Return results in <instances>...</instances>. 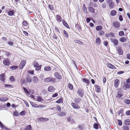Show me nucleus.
I'll list each match as a JSON object with an SVG mask.
<instances>
[{"instance_id":"57","label":"nucleus","mask_w":130,"mask_h":130,"mask_svg":"<svg viewBox=\"0 0 130 130\" xmlns=\"http://www.w3.org/2000/svg\"><path fill=\"white\" fill-rule=\"evenodd\" d=\"M72 63L75 66L76 69L77 70V66L76 65V62H75L74 61V60H72Z\"/></svg>"},{"instance_id":"31","label":"nucleus","mask_w":130,"mask_h":130,"mask_svg":"<svg viewBox=\"0 0 130 130\" xmlns=\"http://www.w3.org/2000/svg\"><path fill=\"white\" fill-rule=\"evenodd\" d=\"M117 13V12L116 10H112L110 12V14L112 16H115Z\"/></svg>"},{"instance_id":"38","label":"nucleus","mask_w":130,"mask_h":130,"mask_svg":"<svg viewBox=\"0 0 130 130\" xmlns=\"http://www.w3.org/2000/svg\"><path fill=\"white\" fill-rule=\"evenodd\" d=\"M74 42L75 43H78L80 45H82L83 44L82 42L79 40H75Z\"/></svg>"},{"instance_id":"46","label":"nucleus","mask_w":130,"mask_h":130,"mask_svg":"<svg viewBox=\"0 0 130 130\" xmlns=\"http://www.w3.org/2000/svg\"><path fill=\"white\" fill-rule=\"evenodd\" d=\"M125 103L127 104H130V100L128 99H125L124 100Z\"/></svg>"},{"instance_id":"55","label":"nucleus","mask_w":130,"mask_h":130,"mask_svg":"<svg viewBox=\"0 0 130 130\" xmlns=\"http://www.w3.org/2000/svg\"><path fill=\"white\" fill-rule=\"evenodd\" d=\"M20 115L23 116L25 115V111H23L20 113Z\"/></svg>"},{"instance_id":"42","label":"nucleus","mask_w":130,"mask_h":130,"mask_svg":"<svg viewBox=\"0 0 130 130\" xmlns=\"http://www.w3.org/2000/svg\"><path fill=\"white\" fill-rule=\"evenodd\" d=\"M14 14L13 11L12 10H10L8 11V15L10 16L13 15Z\"/></svg>"},{"instance_id":"22","label":"nucleus","mask_w":130,"mask_h":130,"mask_svg":"<svg viewBox=\"0 0 130 130\" xmlns=\"http://www.w3.org/2000/svg\"><path fill=\"white\" fill-rule=\"evenodd\" d=\"M36 100L37 101L39 102L44 101V100L43 99L42 97L40 96H37L36 97Z\"/></svg>"},{"instance_id":"59","label":"nucleus","mask_w":130,"mask_h":130,"mask_svg":"<svg viewBox=\"0 0 130 130\" xmlns=\"http://www.w3.org/2000/svg\"><path fill=\"white\" fill-rule=\"evenodd\" d=\"M28 72L29 73L31 74H34V70H29Z\"/></svg>"},{"instance_id":"47","label":"nucleus","mask_w":130,"mask_h":130,"mask_svg":"<svg viewBox=\"0 0 130 130\" xmlns=\"http://www.w3.org/2000/svg\"><path fill=\"white\" fill-rule=\"evenodd\" d=\"M63 32L65 35V37L67 38H68L69 37V35L67 31L65 30H63Z\"/></svg>"},{"instance_id":"48","label":"nucleus","mask_w":130,"mask_h":130,"mask_svg":"<svg viewBox=\"0 0 130 130\" xmlns=\"http://www.w3.org/2000/svg\"><path fill=\"white\" fill-rule=\"evenodd\" d=\"M124 35V32L123 31H121L119 33V35L120 36H122Z\"/></svg>"},{"instance_id":"26","label":"nucleus","mask_w":130,"mask_h":130,"mask_svg":"<svg viewBox=\"0 0 130 130\" xmlns=\"http://www.w3.org/2000/svg\"><path fill=\"white\" fill-rule=\"evenodd\" d=\"M8 99L6 97H2L0 98V101L4 102L7 100Z\"/></svg>"},{"instance_id":"37","label":"nucleus","mask_w":130,"mask_h":130,"mask_svg":"<svg viewBox=\"0 0 130 130\" xmlns=\"http://www.w3.org/2000/svg\"><path fill=\"white\" fill-rule=\"evenodd\" d=\"M56 82V79L55 78L51 77V82L55 83Z\"/></svg>"},{"instance_id":"15","label":"nucleus","mask_w":130,"mask_h":130,"mask_svg":"<svg viewBox=\"0 0 130 130\" xmlns=\"http://www.w3.org/2000/svg\"><path fill=\"white\" fill-rule=\"evenodd\" d=\"M107 66L109 68L114 69H116V68L114 65H112L110 63H107Z\"/></svg>"},{"instance_id":"28","label":"nucleus","mask_w":130,"mask_h":130,"mask_svg":"<svg viewBox=\"0 0 130 130\" xmlns=\"http://www.w3.org/2000/svg\"><path fill=\"white\" fill-rule=\"evenodd\" d=\"M115 6L114 3L113 2H111L109 4V8L110 9H112Z\"/></svg>"},{"instance_id":"13","label":"nucleus","mask_w":130,"mask_h":130,"mask_svg":"<svg viewBox=\"0 0 130 130\" xmlns=\"http://www.w3.org/2000/svg\"><path fill=\"white\" fill-rule=\"evenodd\" d=\"M47 90L49 92H53L55 91V89L54 86H51L48 87Z\"/></svg>"},{"instance_id":"14","label":"nucleus","mask_w":130,"mask_h":130,"mask_svg":"<svg viewBox=\"0 0 130 130\" xmlns=\"http://www.w3.org/2000/svg\"><path fill=\"white\" fill-rule=\"evenodd\" d=\"M57 114L58 116L61 117L65 116L66 115V113L62 112H58Z\"/></svg>"},{"instance_id":"39","label":"nucleus","mask_w":130,"mask_h":130,"mask_svg":"<svg viewBox=\"0 0 130 130\" xmlns=\"http://www.w3.org/2000/svg\"><path fill=\"white\" fill-rule=\"evenodd\" d=\"M5 87L6 88H11L13 87L10 84H5Z\"/></svg>"},{"instance_id":"17","label":"nucleus","mask_w":130,"mask_h":130,"mask_svg":"<svg viewBox=\"0 0 130 130\" xmlns=\"http://www.w3.org/2000/svg\"><path fill=\"white\" fill-rule=\"evenodd\" d=\"M82 81L88 85L89 84V82L88 80L85 78H83L81 79Z\"/></svg>"},{"instance_id":"21","label":"nucleus","mask_w":130,"mask_h":130,"mask_svg":"<svg viewBox=\"0 0 130 130\" xmlns=\"http://www.w3.org/2000/svg\"><path fill=\"white\" fill-rule=\"evenodd\" d=\"M43 79L44 80V81L46 83H48L51 82V77H48L43 79Z\"/></svg>"},{"instance_id":"56","label":"nucleus","mask_w":130,"mask_h":130,"mask_svg":"<svg viewBox=\"0 0 130 130\" xmlns=\"http://www.w3.org/2000/svg\"><path fill=\"white\" fill-rule=\"evenodd\" d=\"M8 44L11 46H12L13 44V43L10 41H8Z\"/></svg>"},{"instance_id":"3","label":"nucleus","mask_w":130,"mask_h":130,"mask_svg":"<svg viewBox=\"0 0 130 130\" xmlns=\"http://www.w3.org/2000/svg\"><path fill=\"white\" fill-rule=\"evenodd\" d=\"M3 63L5 66H9L10 65L11 62L9 59L5 58L3 61Z\"/></svg>"},{"instance_id":"64","label":"nucleus","mask_w":130,"mask_h":130,"mask_svg":"<svg viewBox=\"0 0 130 130\" xmlns=\"http://www.w3.org/2000/svg\"><path fill=\"white\" fill-rule=\"evenodd\" d=\"M124 73V71H120L118 72L117 73V74L120 75V74H122Z\"/></svg>"},{"instance_id":"7","label":"nucleus","mask_w":130,"mask_h":130,"mask_svg":"<svg viewBox=\"0 0 130 130\" xmlns=\"http://www.w3.org/2000/svg\"><path fill=\"white\" fill-rule=\"evenodd\" d=\"M23 88L24 92L25 93H26L29 96H30V97L31 98H34V99H35L34 98V96L30 94L28 92V91H27V89L23 87Z\"/></svg>"},{"instance_id":"51","label":"nucleus","mask_w":130,"mask_h":130,"mask_svg":"<svg viewBox=\"0 0 130 130\" xmlns=\"http://www.w3.org/2000/svg\"><path fill=\"white\" fill-rule=\"evenodd\" d=\"M48 7L50 9L52 10L53 11L54 10V8L52 5L49 4L48 5Z\"/></svg>"},{"instance_id":"50","label":"nucleus","mask_w":130,"mask_h":130,"mask_svg":"<svg viewBox=\"0 0 130 130\" xmlns=\"http://www.w3.org/2000/svg\"><path fill=\"white\" fill-rule=\"evenodd\" d=\"M123 130H129V128L128 126L126 125H123Z\"/></svg>"},{"instance_id":"24","label":"nucleus","mask_w":130,"mask_h":130,"mask_svg":"<svg viewBox=\"0 0 130 130\" xmlns=\"http://www.w3.org/2000/svg\"><path fill=\"white\" fill-rule=\"evenodd\" d=\"M32 81L35 83H37L38 81V78L34 76L32 78Z\"/></svg>"},{"instance_id":"10","label":"nucleus","mask_w":130,"mask_h":130,"mask_svg":"<svg viewBox=\"0 0 130 130\" xmlns=\"http://www.w3.org/2000/svg\"><path fill=\"white\" fill-rule=\"evenodd\" d=\"M112 42L116 46L119 43V42L118 40L115 39L111 38L110 39Z\"/></svg>"},{"instance_id":"8","label":"nucleus","mask_w":130,"mask_h":130,"mask_svg":"<svg viewBox=\"0 0 130 130\" xmlns=\"http://www.w3.org/2000/svg\"><path fill=\"white\" fill-rule=\"evenodd\" d=\"M54 76L57 78L60 79L62 78V77L58 72H55L54 74Z\"/></svg>"},{"instance_id":"4","label":"nucleus","mask_w":130,"mask_h":130,"mask_svg":"<svg viewBox=\"0 0 130 130\" xmlns=\"http://www.w3.org/2000/svg\"><path fill=\"white\" fill-rule=\"evenodd\" d=\"M81 99L79 97L77 98H74L73 100L74 102L75 103H72V104L73 105H75V103H76L77 104H79L80 102V101L81 100ZM74 106V105H73Z\"/></svg>"},{"instance_id":"60","label":"nucleus","mask_w":130,"mask_h":130,"mask_svg":"<svg viewBox=\"0 0 130 130\" xmlns=\"http://www.w3.org/2000/svg\"><path fill=\"white\" fill-rule=\"evenodd\" d=\"M56 109L57 110L59 111H61V108L60 107V106H57L56 107Z\"/></svg>"},{"instance_id":"5","label":"nucleus","mask_w":130,"mask_h":130,"mask_svg":"<svg viewBox=\"0 0 130 130\" xmlns=\"http://www.w3.org/2000/svg\"><path fill=\"white\" fill-rule=\"evenodd\" d=\"M26 63V61L25 60H23L21 61L19 65V68L21 69L23 68L25 66Z\"/></svg>"},{"instance_id":"53","label":"nucleus","mask_w":130,"mask_h":130,"mask_svg":"<svg viewBox=\"0 0 130 130\" xmlns=\"http://www.w3.org/2000/svg\"><path fill=\"white\" fill-rule=\"evenodd\" d=\"M118 121L119 125L121 126L122 125V121L120 120H118Z\"/></svg>"},{"instance_id":"35","label":"nucleus","mask_w":130,"mask_h":130,"mask_svg":"<svg viewBox=\"0 0 130 130\" xmlns=\"http://www.w3.org/2000/svg\"><path fill=\"white\" fill-rule=\"evenodd\" d=\"M18 68V67L16 66H13L10 67V68L12 70H15Z\"/></svg>"},{"instance_id":"19","label":"nucleus","mask_w":130,"mask_h":130,"mask_svg":"<svg viewBox=\"0 0 130 130\" xmlns=\"http://www.w3.org/2000/svg\"><path fill=\"white\" fill-rule=\"evenodd\" d=\"M127 39V37H122L120 38V41L122 42H124L126 41Z\"/></svg>"},{"instance_id":"32","label":"nucleus","mask_w":130,"mask_h":130,"mask_svg":"<svg viewBox=\"0 0 130 130\" xmlns=\"http://www.w3.org/2000/svg\"><path fill=\"white\" fill-rule=\"evenodd\" d=\"M96 29L97 31H99L102 30L103 28L102 26L99 25L96 27Z\"/></svg>"},{"instance_id":"41","label":"nucleus","mask_w":130,"mask_h":130,"mask_svg":"<svg viewBox=\"0 0 130 130\" xmlns=\"http://www.w3.org/2000/svg\"><path fill=\"white\" fill-rule=\"evenodd\" d=\"M68 87L70 90H72L73 89V85L69 83V84Z\"/></svg>"},{"instance_id":"52","label":"nucleus","mask_w":130,"mask_h":130,"mask_svg":"<svg viewBox=\"0 0 130 130\" xmlns=\"http://www.w3.org/2000/svg\"><path fill=\"white\" fill-rule=\"evenodd\" d=\"M23 25L25 26H26L27 25V22L25 20L23 21L22 23Z\"/></svg>"},{"instance_id":"40","label":"nucleus","mask_w":130,"mask_h":130,"mask_svg":"<svg viewBox=\"0 0 130 130\" xmlns=\"http://www.w3.org/2000/svg\"><path fill=\"white\" fill-rule=\"evenodd\" d=\"M95 89L96 92H100V88L99 86L97 85L96 86Z\"/></svg>"},{"instance_id":"58","label":"nucleus","mask_w":130,"mask_h":130,"mask_svg":"<svg viewBox=\"0 0 130 130\" xmlns=\"http://www.w3.org/2000/svg\"><path fill=\"white\" fill-rule=\"evenodd\" d=\"M10 80L11 81H13L14 80V77L13 76H11L10 77Z\"/></svg>"},{"instance_id":"61","label":"nucleus","mask_w":130,"mask_h":130,"mask_svg":"<svg viewBox=\"0 0 130 130\" xmlns=\"http://www.w3.org/2000/svg\"><path fill=\"white\" fill-rule=\"evenodd\" d=\"M58 96V93H56L54 94H53L52 97L53 98H55L57 97Z\"/></svg>"},{"instance_id":"33","label":"nucleus","mask_w":130,"mask_h":130,"mask_svg":"<svg viewBox=\"0 0 130 130\" xmlns=\"http://www.w3.org/2000/svg\"><path fill=\"white\" fill-rule=\"evenodd\" d=\"M117 51L119 55H122L123 54V52L122 50L120 48H118Z\"/></svg>"},{"instance_id":"45","label":"nucleus","mask_w":130,"mask_h":130,"mask_svg":"<svg viewBox=\"0 0 130 130\" xmlns=\"http://www.w3.org/2000/svg\"><path fill=\"white\" fill-rule=\"evenodd\" d=\"M63 102V98H61L57 100L56 102V103H61Z\"/></svg>"},{"instance_id":"27","label":"nucleus","mask_w":130,"mask_h":130,"mask_svg":"<svg viewBox=\"0 0 130 130\" xmlns=\"http://www.w3.org/2000/svg\"><path fill=\"white\" fill-rule=\"evenodd\" d=\"M26 82L27 83H30L31 82V79L29 76H28L26 78Z\"/></svg>"},{"instance_id":"34","label":"nucleus","mask_w":130,"mask_h":130,"mask_svg":"<svg viewBox=\"0 0 130 130\" xmlns=\"http://www.w3.org/2000/svg\"><path fill=\"white\" fill-rule=\"evenodd\" d=\"M31 127L30 125L27 126L24 129V130H31Z\"/></svg>"},{"instance_id":"62","label":"nucleus","mask_w":130,"mask_h":130,"mask_svg":"<svg viewBox=\"0 0 130 130\" xmlns=\"http://www.w3.org/2000/svg\"><path fill=\"white\" fill-rule=\"evenodd\" d=\"M119 20L121 21H123V18L122 17V15H120L119 16Z\"/></svg>"},{"instance_id":"12","label":"nucleus","mask_w":130,"mask_h":130,"mask_svg":"<svg viewBox=\"0 0 130 130\" xmlns=\"http://www.w3.org/2000/svg\"><path fill=\"white\" fill-rule=\"evenodd\" d=\"M120 83L119 80L118 79H116L114 81V86L115 87L117 88L119 86Z\"/></svg>"},{"instance_id":"54","label":"nucleus","mask_w":130,"mask_h":130,"mask_svg":"<svg viewBox=\"0 0 130 130\" xmlns=\"http://www.w3.org/2000/svg\"><path fill=\"white\" fill-rule=\"evenodd\" d=\"M104 32L103 31H101L99 32V34L100 35L103 36L104 34Z\"/></svg>"},{"instance_id":"11","label":"nucleus","mask_w":130,"mask_h":130,"mask_svg":"<svg viewBox=\"0 0 130 130\" xmlns=\"http://www.w3.org/2000/svg\"><path fill=\"white\" fill-rule=\"evenodd\" d=\"M123 95V94L122 92L120 91H118L117 92L116 97L120 99Z\"/></svg>"},{"instance_id":"2","label":"nucleus","mask_w":130,"mask_h":130,"mask_svg":"<svg viewBox=\"0 0 130 130\" xmlns=\"http://www.w3.org/2000/svg\"><path fill=\"white\" fill-rule=\"evenodd\" d=\"M77 93L80 97H83L84 95L83 90L81 88L78 89L77 91Z\"/></svg>"},{"instance_id":"29","label":"nucleus","mask_w":130,"mask_h":130,"mask_svg":"<svg viewBox=\"0 0 130 130\" xmlns=\"http://www.w3.org/2000/svg\"><path fill=\"white\" fill-rule=\"evenodd\" d=\"M44 70L45 71H49L51 70V68L50 66L46 67L44 68Z\"/></svg>"},{"instance_id":"1","label":"nucleus","mask_w":130,"mask_h":130,"mask_svg":"<svg viewBox=\"0 0 130 130\" xmlns=\"http://www.w3.org/2000/svg\"><path fill=\"white\" fill-rule=\"evenodd\" d=\"M42 66H39V63L37 62H35L34 63V67L35 68V70L38 71L41 69Z\"/></svg>"},{"instance_id":"63","label":"nucleus","mask_w":130,"mask_h":130,"mask_svg":"<svg viewBox=\"0 0 130 130\" xmlns=\"http://www.w3.org/2000/svg\"><path fill=\"white\" fill-rule=\"evenodd\" d=\"M126 114L127 115H130V110L127 111L125 112Z\"/></svg>"},{"instance_id":"49","label":"nucleus","mask_w":130,"mask_h":130,"mask_svg":"<svg viewBox=\"0 0 130 130\" xmlns=\"http://www.w3.org/2000/svg\"><path fill=\"white\" fill-rule=\"evenodd\" d=\"M1 128H2V129L4 128L5 130H11V129H10L9 128H8L7 127H4V125L3 124V125L2 126H1Z\"/></svg>"},{"instance_id":"30","label":"nucleus","mask_w":130,"mask_h":130,"mask_svg":"<svg viewBox=\"0 0 130 130\" xmlns=\"http://www.w3.org/2000/svg\"><path fill=\"white\" fill-rule=\"evenodd\" d=\"M40 122H42L44 121H47L48 120V119L46 118H39Z\"/></svg>"},{"instance_id":"36","label":"nucleus","mask_w":130,"mask_h":130,"mask_svg":"<svg viewBox=\"0 0 130 130\" xmlns=\"http://www.w3.org/2000/svg\"><path fill=\"white\" fill-rule=\"evenodd\" d=\"M124 123L126 125H130V119H127L125 120Z\"/></svg>"},{"instance_id":"6","label":"nucleus","mask_w":130,"mask_h":130,"mask_svg":"<svg viewBox=\"0 0 130 130\" xmlns=\"http://www.w3.org/2000/svg\"><path fill=\"white\" fill-rule=\"evenodd\" d=\"M112 25L114 27L118 28L120 26V23L118 21H114L113 22Z\"/></svg>"},{"instance_id":"23","label":"nucleus","mask_w":130,"mask_h":130,"mask_svg":"<svg viewBox=\"0 0 130 130\" xmlns=\"http://www.w3.org/2000/svg\"><path fill=\"white\" fill-rule=\"evenodd\" d=\"M96 43L98 45H99L101 43V40L99 37L97 38L96 39Z\"/></svg>"},{"instance_id":"9","label":"nucleus","mask_w":130,"mask_h":130,"mask_svg":"<svg viewBox=\"0 0 130 130\" xmlns=\"http://www.w3.org/2000/svg\"><path fill=\"white\" fill-rule=\"evenodd\" d=\"M122 87L124 90H126L128 88H130V84L127 83L124 84L122 86Z\"/></svg>"},{"instance_id":"25","label":"nucleus","mask_w":130,"mask_h":130,"mask_svg":"<svg viewBox=\"0 0 130 130\" xmlns=\"http://www.w3.org/2000/svg\"><path fill=\"white\" fill-rule=\"evenodd\" d=\"M88 10L90 12L92 13H94L95 9L92 7H89L88 8Z\"/></svg>"},{"instance_id":"20","label":"nucleus","mask_w":130,"mask_h":130,"mask_svg":"<svg viewBox=\"0 0 130 130\" xmlns=\"http://www.w3.org/2000/svg\"><path fill=\"white\" fill-rule=\"evenodd\" d=\"M57 21L58 22H60L62 21V18L59 14H57L56 16Z\"/></svg>"},{"instance_id":"43","label":"nucleus","mask_w":130,"mask_h":130,"mask_svg":"<svg viewBox=\"0 0 130 130\" xmlns=\"http://www.w3.org/2000/svg\"><path fill=\"white\" fill-rule=\"evenodd\" d=\"M83 11L84 13H87V8L85 6L84 4L83 6Z\"/></svg>"},{"instance_id":"18","label":"nucleus","mask_w":130,"mask_h":130,"mask_svg":"<svg viewBox=\"0 0 130 130\" xmlns=\"http://www.w3.org/2000/svg\"><path fill=\"white\" fill-rule=\"evenodd\" d=\"M62 23L64 26L68 28H70V27L69 25L65 20H62Z\"/></svg>"},{"instance_id":"16","label":"nucleus","mask_w":130,"mask_h":130,"mask_svg":"<svg viewBox=\"0 0 130 130\" xmlns=\"http://www.w3.org/2000/svg\"><path fill=\"white\" fill-rule=\"evenodd\" d=\"M5 76L4 73H3L0 75V80L4 83V82L5 80Z\"/></svg>"},{"instance_id":"44","label":"nucleus","mask_w":130,"mask_h":130,"mask_svg":"<svg viewBox=\"0 0 130 130\" xmlns=\"http://www.w3.org/2000/svg\"><path fill=\"white\" fill-rule=\"evenodd\" d=\"M93 126L94 128L95 129H98V124L97 123H94Z\"/></svg>"}]
</instances>
